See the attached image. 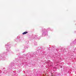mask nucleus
<instances>
[{
  "label": "nucleus",
  "mask_w": 76,
  "mask_h": 76,
  "mask_svg": "<svg viewBox=\"0 0 76 76\" xmlns=\"http://www.w3.org/2000/svg\"><path fill=\"white\" fill-rule=\"evenodd\" d=\"M28 33V31H25L23 33V35H25V34H26Z\"/></svg>",
  "instance_id": "f257e3e1"
},
{
  "label": "nucleus",
  "mask_w": 76,
  "mask_h": 76,
  "mask_svg": "<svg viewBox=\"0 0 76 76\" xmlns=\"http://www.w3.org/2000/svg\"><path fill=\"white\" fill-rule=\"evenodd\" d=\"M52 76H53V75H52Z\"/></svg>",
  "instance_id": "f03ea898"
}]
</instances>
